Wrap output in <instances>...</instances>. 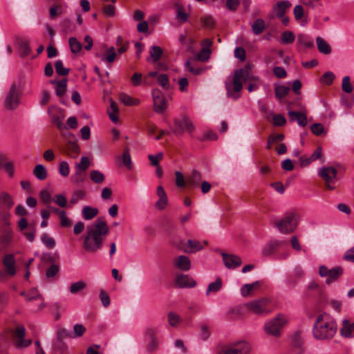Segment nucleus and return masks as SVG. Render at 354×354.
Here are the masks:
<instances>
[{
	"mask_svg": "<svg viewBox=\"0 0 354 354\" xmlns=\"http://www.w3.org/2000/svg\"><path fill=\"white\" fill-rule=\"evenodd\" d=\"M109 233V228L104 221L97 219L86 229L83 248L88 252H96L102 249L103 241Z\"/></svg>",
	"mask_w": 354,
	"mask_h": 354,
	"instance_id": "f257e3e1",
	"label": "nucleus"
},
{
	"mask_svg": "<svg viewBox=\"0 0 354 354\" xmlns=\"http://www.w3.org/2000/svg\"><path fill=\"white\" fill-rule=\"evenodd\" d=\"M337 332V324L328 314L319 315L313 328V336L319 340L332 339Z\"/></svg>",
	"mask_w": 354,
	"mask_h": 354,
	"instance_id": "f03ea898",
	"label": "nucleus"
},
{
	"mask_svg": "<svg viewBox=\"0 0 354 354\" xmlns=\"http://www.w3.org/2000/svg\"><path fill=\"white\" fill-rule=\"evenodd\" d=\"M299 222L298 215L294 212H287L283 218L275 222V226L281 233L288 234L294 232Z\"/></svg>",
	"mask_w": 354,
	"mask_h": 354,
	"instance_id": "7ed1b4c3",
	"label": "nucleus"
},
{
	"mask_svg": "<svg viewBox=\"0 0 354 354\" xmlns=\"http://www.w3.org/2000/svg\"><path fill=\"white\" fill-rule=\"evenodd\" d=\"M249 71L245 68H240L234 71L233 77V89L230 90L228 88L227 95L233 99L239 97V93L243 88V82H245L249 80Z\"/></svg>",
	"mask_w": 354,
	"mask_h": 354,
	"instance_id": "20e7f679",
	"label": "nucleus"
},
{
	"mask_svg": "<svg viewBox=\"0 0 354 354\" xmlns=\"http://www.w3.org/2000/svg\"><path fill=\"white\" fill-rule=\"evenodd\" d=\"M288 319L283 315L279 314L275 318L266 322L264 329L267 334L279 337L282 328L287 324Z\"/></svg>",
	"mask_w": 354,
	"mask_h": 354,
	"instance_id": "39448f33",
	"label": "nucleus"
},
{
	"mask_svg": "<svg viewBox=\"0 0 354 354\" xmlns=\"http://www.w3.org/2000/svg\"><path fill=\"white\" fill-rule=\"evenodd\" d=\"M270 300L268 298H262L245 303L247 312L258 315H264L270 313L272 310L269 308Z\"/></svg>",
	"mask_w": 354,
	"mask_h": 354,
	"instance_id": "423d86ee",
	"label": "nucleus"
},
{
	"mask_svg": "<svg viewBox=\"0 0 354 354\" xmlns=\"http://www.w3.org/2000/svg\"><path fill=\"white\" fill-rule=\"evenodd\" d=\"M319 176L324 181L325 186L329 190L335 189L337 171L332 166L322 167L318 171Z\"/></svg>",
	"mask_w": 354,
	"mask_h": 354,
	"instance_id": "0eeeda50",
	"label": "nucleus"
},
{
	"mask_svg": "<svg viewBox=\"0 0 354 354\" xmlns=\"http://www.w3.org/2000/svg\"><path fill=\"white\" fill-rule=\"evenodd\" d=\"M20 104V95L19 87L16 84H12L10 91L6 95L4 100V106L7 110L12 111L17 108Z\"/></svg>",
	"mask_w": 354,
	"mask_h": 354,
	"instance_id": "6e6552de",
	"label": "nucleus"
},
{
	"mask_svg": "<svg viewBox=\"0 0 354 354\" xmlns=\"http://www.w3.org/2000/svg\"><path fill=\"white\" fill-rule=\"evenodd\" d=\"M225 354H249L251 351L250 344L246 341H238L223 347Z\"/></svg>",
	"mask_w": 354,
	"mask_h": 354,
	"instance_id": "1a4fd4ad",
	"label": "nucleus"
},
{
	"mask_svg": "<svg viewBox=\"0 0 354 354\" xmlns=\"http://www.w3.org/2000/svg\"><path fill=\"white\" fill-rule=\"evenodd\" d=\"M319 274L322 277H326V283L329 285L342 276L343 269L339 266L328 269L325 266H321L319 269Z\"/></svg>",
	"mask_w": 354,
	"mask_h": 354,
	"instance_id": "9d476101",
	"label": "nucleus"
},
{
	"mask_svg": "<svg viewBox=\"0 0 354 354\" xmlns=\"http://www.w3.org/2000/svg\"><path fill=\"white\" fill-rule=\"evenodd\" d=\"M153 110L158 113H162L167 107V100L163 93L158 88H154L151 93Z\"/></svg>",
	"mask_w": 354,
	"mask_h": 354,
	"instance_id": "9b49d317",
	"label": "nucleus"
},
{
	"mask_svg": "<svg viewBox=\"0 0 354 354\" xmlns=\"http://www.w3.org/2000/svg\"><path fill=\"white\" fill-rule=\"evenodd\" d=\"M221 254L224 264L228 269H234L242 263L241 259L239 256L227 254L225 252H223Z\"/></svg>",
	"mask_w": 354,
	"mask_h": 354,
	"instance_id": "f8f14e48",
	"label": "nucleus"
},
{
	"mask_svg": "<svg viewBox=\"0 0 354 354\" xmlns=\"http://www.w3.org/2000/svg\"><path fill=\"white\" fill-rule=\"evenodd\" d=\"M176 283L181 288H193L196 285V281L191 277L183 274L176 275Z\"/></svg>",
	"mask_w": 354,
	"mask_h": 354,
	"instance_id": "ddd939ff",
	"label": "nucleus"
},
{
	"mask_svg": "<svg viewBox=\"0 0 354 354\" xmlns=\"http://www.w3.org/2000/svg\"><path fill=\"white\" fill-rule=\"evenodd\" d=\"M174 266L181 271H188L191 268V261L185 255H180L173 261Z\"/></svg>",
	"mask_w": 354,
	"mask_h": 354,
	"instance_id": "4468645a",
	"label": "nucleus"
},
{
	"mask_svg": "<svg viewBox=\"0 0 354 354\" xmlns=\"http://www.w3.org/2000/svg\"><path fill=\"white\" fill-rule=\"evenodd\" d=\"M290 7L291 3L289 1H281L273 6L272 11L276 17L279 18L286 15V10Z\"/></svg>",
	"mask_w": 354,
	"mask_h": 354,
	"instance_id": "2eb2a0df",
	"label": "nucleus"
},
{
	"mask_svg": "<svg viewBox=\"0 0 354 354\" xmlns=\"http://www.w3.org/2000/svg\"><path fill=\"white\" fill-rule=\"evenodd\" d=\"M340 334L346 338H351L354 337V322L348 319L342 321V327L340 329Z\"/></svg>",
	"mask_w": 354,
	"mask_h": 354,
	"instance_id": "dca6fc26",
	"label": "nucleus"
},
{
	"mask_svg": "<svg viewBox=\"0 0 354 354\" xmlns=\"http://www.w3.org/2000/svg\"><path fill=\"white\" fill-rule=\"evenodd\" d=\"M3 264L6 268V272L10 276H14L15 274V261L13 254H10L6 255L3 259Z\"/></svg>",
	"mask_w": 354,
	"mask_h": 354,
	"instance_id": "f3484780",
	"label": "nucleus"
},
{
	"mask_svg": "<svg viewBox=\"0 0 354 354\" xmlns=\"http://www.w3.org/2000/svg\"><path fill=\"white\" fill-rule=\"evenodd\" d=\"M288 114L290 121H296L299 126L303 127L307 125V117L306 113L289 111Z\"/></svg>",
	"mask_w": 354,
	"mask_h": 354,
	"instance_id": "a211bd4d",
	"label": "nucleus"
},
{
	"mask_svg": "<svg viewBox=\"0 0 354 354\" xmlns=\"http://www.w3.org/2000/svg\"><path fill=\"white\" fill-rule=\"evenodd\" d=\"M247 312L245 304L235 306L227 312V316L231 319H236L242 317Z\"/></svg>",
	"mask_w": 354,
	"mask_h": 354,
	"instance_id": "6ab92c4d",
	"label": "nucleus"
},
{
	"mask_svg": "<svg viewBox=\"0 0 354 354\" xmlns=\"http://www.w3.org/2000/svg\"><path fill=\"white\" fill-rule=\"evenodd\" d=\"M202 176L200 172L193 170L191 174L187 177L186 183L192 188L197 187L201 181Z\"/></svg>",
	"mask_w": 354,
	"mask_h": 354,
	"instance_id": "aec40b11",
	"label": "nucleus"
},
{
	"mask_svg": "<svg viewBox=\"0 0 354 354\" xmlns=\"http://www.w3.org/2000/svg\"><path fill=\"white\" fill-rule=\"evenodd\" d=\"M203 248V245L198 241H192L189 239L185 246L181 249L186 253H194L201 250Z\"/></svg>",
	"mask_w": 354,
	"mask_h": 354,
	"instance_id": "412c9836",
	"label": "nucleus"
},
{
	"mask_svg": "<svg viewBox=\"0 0 354 354\" xmlns=\"http://www.w3.org/2000/svg\"><path fill=\"white\" fill-rule=\"evenodd\" d=\"M14 204L12 196L6 192L0 194V209H10Z\"/></svg>",
	"mask_w": 354,
	"mask_h": 354,
	"instance_id": "4be33fe9",
	"label": "nucleus"
},
{
	"mask_svg": "<svg viewBox=\"0 0 354 354\" xmlns=\"http://www.w3.org/2000/svg\"><path fill=\"white\" fill-rule=\"evenodd\" d=\"M50 83L52 84H55V93L57 96L62 97L63 96L66 91V87H67V80L63 79L62 80L56 81V80H51Z\"/></svg>",
	"mask_w": 354,
	"mask_h": 354,
	"instance_id": "5701e85b",
	"label": "nucleus"
},
{
	"mask_svg": "<svg viewBox=\"0 0 354 354\" xmlns=\"http://www.w3.org/2000/svg\"><path fill=\"white\" fill-rule=\"evenodd\" d=\"M297 43L298 45L304 46L307 48H311L314 46L313 41L305 34H298L297 36Z\"/></svg>",
	"mask_w": 354,
	"mask_h": 354,
	"instance_id": "b1692460",
	"label": "nucleus"
},
{
	"mask_svg": "<svg viewBox=\"0 0 354 354\" xmlns=\"http://www.w3.org/2000/svg\"><path fill=\"white\" fill-rule=\"evenodd\" d=\"M316 42L318 50L324 55H329L331 53V48L330 45L322 37H317Z\"/></svg>",
	"mask_w": 354,
	"mask_h": 354,
	"instance_id": "393cba45",
	"label": "nucleus"
},
{
	"mask_svg": "<svg viewBox=\"0 0 354 354\" xmlns=\"http://www.w3.org/2000/svg\"><path fill=\"white\" fill-rule=\"evenodd\" d=\"M281 242L280 241L274 240L270 241L269 243L266 245L263 250L262 254L263 256H269L272 254L276 249L281 245Z\"/></svg>",
	"mask_w": 354,
	"mask_h": 354,
	"instance_id": "a878e982",
	"label": "nucleus"
},
{
	"mask_svg": "<svg viewBox=\"0 0 354 354\" xmlns=\"http://www.w3.org/2000/svg\"><path fill=\"white\" fill-rule=\"evenodd\" d=\"M33 175L39 180H44L47 178L48 173L46 167L41 164L37 165L32 171Z\"/></svg>",
	"mask_w": 354,
	"mask_h": 354,
	"instance_id": "bb28decb",
	"label": "nucleus"
},
{
	"mask_svg": "<svg viewBox=\"0 0 354 354\" xmlns=\"http://www.w3.org/2000/svg\"><path fill=\"white\" fill-rule=\"evenodd\" d=\"M66 151L68 156L76 158L80 153V147L75 142H68L66 146Z\"/></svg>",
	"mask_w": 354,
	"mask_h": 354,
	"instance_id": "cd10ccee",
	"label": "nucleus"
},
{
	"mask_svg": "<svg viewBox=\"0 0 354 354\" xmlns=\"http://www.w3.org/2000/svg\"><path fill=\"white\" fill-rule=\"evenodd\" d=\"M12 240V232L10 230H5L0 236V246L5 248L10 245Z\"/></svg>",
	"mask_w": 354,
	"mask_h": 354,
	"instance_id": "c85d7f7f",
	"label": "nucleus"
},
{
	"mask_svg": "<svg viewBox=\"0 0 354 354\" xmlns=\"http://www.w3.org/2000/svg\"><path fill=\"white\" fill-rule=\"evenodd\" d=\"M149 54H150V56L147 59V61H149V62L151 61L154 63L160 59L161 55L162 54V50L160 48V47L157 46H153L151 48Z\"/></svg>",
	"mask_w": 354,
	"mask_h": 354,
	"instance_id": "c756f323",
	"label": "nucleus"
},
{
	"mask_svg": "<svg viewBox=\"0 0 354 354\" xmlns=\"http://www.w3.org/2000/svg\"><path fill=\"white\" fill-rule=\"evenodd\" d=\"M19 50L22 56H28L31 53L28 41L24 39H20L17 41Z\"/></svg>",
	"mask_w": 354,
	"mask_h": 354,
	"instance_id": "7c9ffc66",
	"label": "nucleus"
},
{
	"mask_svg": "<svg viewBox=\"0 0 354 354\" xmlns=\"http://www.w3.org/2000/svg\"><path fill=\"white\" fill-rule=\"evenodd\" d=\"M82 217L85 220H91L97 216L98 214V209L95 207L85 206L82 209Z\"/></svg>",
	"mask_w": 354,
	"mask_h": 354,
	"instance_id": "2f4dec72",
	"label": "nucleus"
},
{
	"mask_svg": "<svg viewBox=\"0 0 354 354\" xmlns=\"http://www.w3.org/2000/svg\"><path fill=\"white\" fill-rule=\"evenodd\" d=\"M265 21L262 19H257L252 25V30L254 34L259 35L265 30Z\"/></svg>",
	"mask_w": 354,
	"mask_h": 354,
	"instance_id": "473e14b6",
	"label": "nucleus"
},
{
	"mask_svg": "<svg viewBox=\"0 0 354 354\" xmlns=\"http://www.w3.org/2000/svg\"><path fill=\"white\" fill-rule=\"evenodd\" d=\"M295 39V36L292 31L286 30L281 33L280 43L281 44H292Z\"/></svg>",
	"mask_w": 354,
	"mask_h": 354,
	"instance_id": "72a5a7b5",
	"label": "nucleus"
},
{
	"mask_svg": "<svg viewBox=\"0 0 354 354\" xmlns=\"http://www.w3.org/2000/svg\"><path fill=\"white\" fill-rule=\"evenodd\" d=\"M84 178L85 173L77 169H75V173L71 177L72 183L76 185L82 183L84 181Z\"/></svg>",
	"mask_w": 354,
	"mask_h": 354,
	"instance_id": "f704fd0d",
	"label": "nucleus"
},
{
	"mask_svg": "<svg viewBox=\"0 0 354 354\" xmlns=\"http://www.w3.org/2000/svg\"><path fill=\"white\" fill-rule=\"evenodd\" d=\"M222 288V281L221 279H217L214 282L210 283L207 287L206 295H209L211 292H216Z\"/></svg>",
	"mask_w": 354,
	"mask_h": 354,
	"instance_id": "c9c22d12",
	"label": "nucleus"
},
{
	"mask_svg": "<svg viewBox=\"0 0 354 354\" xmlns=\"http://www.w3.org/2000/svg\"><path fill=\"white\" fill-rule=\"evenodd\" d=\"M120 98L121 102L127 106H136L140 104L138 99L133 98L127 94H122Z\"/></svg>",
	"mask_w": 354,
	"mask_h": 354,
	"instance_id": "e433bc0d",
	"label": "nucleus"
},
{
	"mask_svg": "<svg viewBox=\"0 0 354 354\" xmlns=\"http://www.w3.org/2000/svg\"><path fill=\"white\" fill-rule=\"evenodd\" d=\"M118 112V109L116 104L113 102H111L110 104V108L108 109V113L111 120L113 122L116 123L118 121V117L117 115Z\"/></svg>",
	"mask_w": 354,
	"mask_h": 354,
	"instance_id": "4c0bfd02",
	"label": "nucleus"
},
{
	"mask_svg": "<svg viewBox=\"0 0 354 354\" xmlns=\"http://www.w3.org/2000/svg\"><path fill=\"white\" fill-rule=\"evenodd\" d=\"M71 50L73 53H79L82 48V44L75 37H71L68 41Z\"/></svg>",
	"mask_w": 354,
	"mask_h": 354,
	"instance_id": "58836bf2",
	"label": "nucleus"
},
{
	"mask_svg": "<svg viewBox=\"0 0 354 354\" xmlns=\"http://www.w3.org/2000/svg\"><path fill=\"white\" fill-rule=\"evenodd\" d=\"M90 177L93 182L95 183H102L104 179V175L98 170H92L90 172Z\"/></svg>",
	"mask_w": 354,
	"mask_h": 354,
	"instance_id": "ea45409f",
	"label": "nucleus"
},
{
	"mask_svg": "<svg viewBox=\"0 0 354 354\" xmlns=\"http://www.w3.org/2000/svg\"><path fill=\"white\" fill-rule=\"evenodd\" d=\"M86 331V328L81 324H75L73 326V333L71 334V338L82 337Z\"/></svg>",
	"mask_w": 354,
	"mask_h": 354,
	"instance_id": "a19ab883",
	"label": "nucleus"
},
{
	"mask_svg": "<svg viewBox=\"0 0 354 354\" xmlns=\"http://www.w3.org/2000/svg\"><path fill=\"white\" fill-rule=\"evenodd\" d=\"M89 166L90 160L86 156H82L81 158L80 162L75 164V169L85 172V171L89 167Z\"/></svg>",
	"mask_w": 354,
	"mask_h": 354,
	"instance_id": "79ce46f5",
	"label": "nucleus"
},
{
	"mask_svg": "<svg viewBox=\"0 0 354 354\" xmlns=\"http://www.w3.org/2000/svg\"><path fill=\"white\" fill-rule=\"evenodd\" d=\"M41 242L49 249H53L55 246V239L46 233L41 235Z\"/></svg>",
	"mask_w": 354,
	"mask_h": 354,
	"instance_id": "37998d69",
	"label": "nucleus"
},
{
	"mask_svg": "<svg viewBox=\"0 0 354 354\" xmlns=\"http://www.w3.org/2000/svg\"><path fill=\"white\" fill-rule=\"evenodd\" d=\"M335 75L331 71L326 72L320 78V82L323 84L331 85L334 81Z\"/></svg>",
	"mask_w": 354,
	"mask_h": 354,
	"instance_id": "c03bdc74",
	"label": "nucleus"
},
{
	"mask_svg": "<svg viewBox=\"0 0 354 354\" xmlns=\"http://www.w3.org/2000/svg\"><path fill=\"white\" fill-rule=\"evenodd\" d=\"M56 73L59 75L66 76L69 73V69L64 67L62 60H57L55 63Z\"/></svg>",
	"mask_w": 354,
	"mask_h": 354,
	"instance_id": "a18cd8bd",
	"label": "nucleus"
},
{
	"mask_svg": "<svg viewBox=\"0 0 354 354\" xmlns=\"http://www.w3.org/2000/svg\"><path fill=\"white\" fill-rule=\"evenodd\" d=\"M86 283L82 281L73 283L70 286V292L72 294H76L86 288Z\"/></svg>",
	"mask_w": 354,
	"mask_h": 354,
	"instance_id": "49530a36",
	"label": "nucleus"
},
{
	"mask_svg": "<svg viewBox=\"0 0 354 354\" xmlns=\"http://www.w3.org/2000/svg\"><path fill=\"white\" fill-rule=\"evenodd\" d=\"M27 301H30L32 300L42 299V296L39 294L38 290L32 288L27 292Z\"/></svg>",
	"mask_w": 354,
	"mask_h": 354,
	"instance_id": "de8ad7c7",
	"label": "nucleus"
},
{
	"mask_svg": "<svg viewBox=\"0 0 354 354\" xmlns=\"http://www.w3.org/2000/svg\"><path fill=\"white\" fill-rule=\"evenodd\" d=\"M182 321L181 317L175 313L168 314V322L171 326H177Z\"/></svg>",
	"mask_w": 354,
	"mask_h": 354,
	"instance_id": "09e8293b",
	"label": "nucleus"
},
{
	"mask_svg": "<svg viewBox=\"0 0 354 354\" xmlns=\"http://www.w3.org/2000/svg\"><path fill=\"white\" fill-rule=\"evenodd\" d=\"M10 214L9 209H0V223L4 227L9 225Z\"/></svg>",
	"mask_w": 354,
	"mask_h": 354,
	"instance_id": "8fccbe9b",
	"label": "nucleus"
},
{
	"mask_svg": "<svg viewBox=\"0 0 354 354\" xmlns=\"http://www.w3.org/2000/svg\"><path fill=\"white\" fill-rule=\"evenodd\" d=\"M32 344V341L28 339H19L14 340V344L17 348H25L30 346Z\"/></svg>",
	"mask_w": 354,
	"mask_h": 354,
	"instance_id": "3c124183",
	"label": "nucleus"
},
{
	"mask_svg": "<svg viewBox=\"0 0 354 354\" xmlns=\"http://www.w3.org/2000/svg\"><path fill=\"white\" fill-rule=\"evenodd\" d=\"M158 83L162 88L167 90L169 88V77L165 74H160L158 76Z\"/></svg>",
	"mask_w": 354,
	"mask_h": 354,
	"instance_id": "603ef678",
	"label": "nucleus"
},
{
	"mask_svg": "<svg viewBox=\"0 0 354 354\" xmlns=\"http://www.w3.org/2000/svg\"><path fill=\"white\" fill-rule=\"evenodd\" d=\"M40 201L44 204H48L52 201L50 193L47 189H41L39 192Z\"/></svg>",
	"mask_w": 354,
	"mask_h": 354,
	"instance_id": "864d4df0",
	"label": "nucleus"
},
{
	"mask_svg": "<svg viewBox=\"0 0 354 354\" xmlns=\"http://www.w3.org/2000/svg\"><path fill=\"white\" fill-rule=\"evenodd\" d=\"M289 90V88L287 86H279L275 88L274 92L277 97L281 99L288 93Z\"/></svg>",
	"mask_w": 354,
	"mask_h": 354,
	"instance_id": "5fc2aeb1",
	"label": "nucleus"
},
{
	"mask_svg": "<svg viewBox=\"0 0 354 354\" xmlns=\"http://www.w3.org/2000/svg\"><path fill=\"white\" fill-rule=\"evenodd\" d=\"M353 89L349 76L344 77L342 79V90L347 93H351Z\"/></svg>",
	"mask_w": 354,
	"mask_h": 354,
	"instance_id": "6e6d98bb",
	"label": "nucleus"
},
{
	"mask_svg": "<svg viewBox=\"0 0 354 354\" xmlns=\"http://www.w3.org/2000/svg\"><path fill=\"white\" fill-rule=\"evenodd\" d=\"M185 131L184 118L182 120H176L174 121V132L175 134L183 133Z\"/></svg>",
	"mask_w": 354,
	"mask_h": 354,
	"instance_id": "4d7b16f0",
	"label": "nucleus"
},
{
	"mask_svg": "<svg viewBox=\"0 0 354 354\" xmlns=\"http://www.w3.org/2000/svg\"><path fill=\"white\" fill-rule=\"evenodd\" d=\"M122 160L124 165L127 169H131L132 168L131 158L128 149L124 150L122 156Z\"/></svg>",
	"mask_w": 354,
	"mask_h": 354,
	"instance_id": "13d9d810",
	"label": "nucleus"
},
{
	"mask_svg": "<svg viewBox=\"0 0 354 354\" xmlns=\"http://www.w3.org/2000/svg\"><path fill=\"white\" fill-rule=\"evenodd\" d=\"M210 336L209 327L206 324H202L201 326L200 337L202 340L206 341Z\"/></svg>",
	"mask_w": 354,
	"mask_h": 354,
	"instance_id": "bf43d9fd",
	"label": "nucleus"
},
{
	"mask_svg": "<svg viewBox=\"0 0 354 354\" xmlns=\"http://www.w3.org/2000/svg\"><path fill=\"white\" fill-rule=\"evenodd\" d=\"M203 26L207 28H212L214 26L215 21L214 18L210 15H205L201 18Z\"/></svg>",
	"mask_w": 354,
	"mask_h": 354,
	"instance_id": "052dcab7",
	"label": "nucleus"
},
{
	"mask_svg": "<svg viewBox=\"0 0 354 354\" xmlns=\"http://www.w3.org/2000/svg\"><path fill=\"white\" fill-rule=\"evenodd\" d=\"M293 13L296 21H301L304 17V8L301 5H297L294 8Z\"/></svg>",
	"mask_w": 354,
	"mask_h": 354,
	"instance_id": "680f3d73",
	"label": "nucleus"
},
{
	"mask_svg": "<svg viewBox=\"0 0 354 354\" xmlns=\"http://www.w3.org/2000/svg\"><path fill=\"white\" fill-rule=\"evenodd\" d=\"M59 172L64 177H66L68 176L70 169L69 165L67 162L62 161L60 162L59 165Z\"/></svg>",
	"mask_w": 354,
	"mask_h": 354,
	"instance_id": "e2e57ef3",
	"label": "nucleus"
},
{
	"mask_svg": "<svg viewBox=\"0 0 354 354\" xmlns=\"http://www.w3.org/2000/svg\"><path fill=\"white\" fill-rule=\"evenodd\" d=\"M210 56V50L205 48H202L201 51L197 55V59L200 61L205 62Z\"/></svg>",
	"mask_w": 354,
	"mask_h": 354,
	"instance_id": "0e129e2a",
	"label": "nucleus"
},
{
	"mask_svg": "<svg viewBox=\"0 0 354 354\" xmlns=\"http://www.w3.org/2000/svg\"><path fill=\"white\" fill-rule=\"evenodd\" d=\"M53 201L61 207H65L67 205L66 199L62 194L55 195L53 197Z\"/></svg>",
	"mask_w": 354,
	"mask_h": 354,
	"instance_id": "69168bd1",
	"label": "nucleus"
},
{
	"mask_svg": "<svg viewBox=\"0 0 354 354\" xmlns=\"http://www.w3.org/2000/svg\"><path fill=\"white\" fill-rule=\"evenodd\" d=\"M71 337V333L66 329L63 328H59L57 330V339L58 341H62V339Z\"/></svg>",
	"mask_w": 354,
	"mask_h": 354,
	"instance_id": "338daca9",
	"label": "nucleus"
},
{
	"mask_svg": "<svg viewBox=\"0 0 354 354\" xmlns=\"http://www.w3.org/2000/svg\"><path fill=\"white\" fill-rule=\"evenodd\" d=\"M59 270V268L57 265L56 264H52L47 270H46V276L48 277V278H50V277H53L54 276H55L58 272Z\"/></svg>",
	"mask_w": 354,
	"mask_h": 354,
	"instance_id": "774afa93",
	"label": "nucleus"
}]
</instances>
